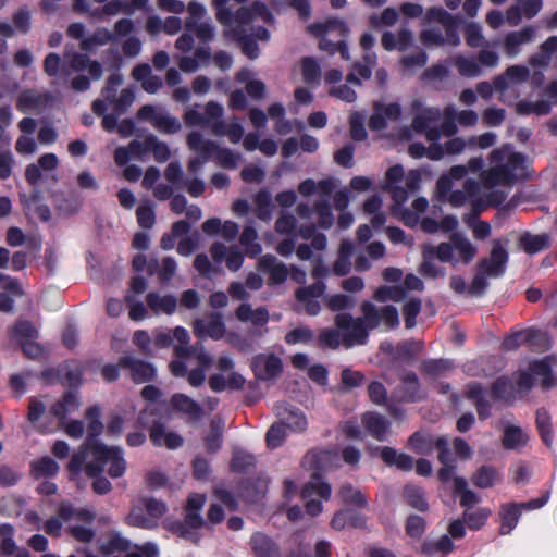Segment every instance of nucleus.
Returning a JSON list of instances; mask_svg holds the SVG:
<instances>
[{
	"mask_svg": "<svg viewBox=\"0 0 557 557\" xmlns=\"http://www.w3.org/2000/svg\"><path fill=\"white\" fill-rule=\"evenodd\" d=\"M361 311L362 317L359 318L345 312L335 315L334 322L342 331L346 348L364 345L370 330L382 326L388 331L399 324L398 310L392 305L376 307L370 301H364Z\"/></svg>",
	"mask_w": 557,
	"mask_h": 557,
	"instance_id": "1",
	"label": "nucleus"
},
{
	"mask_svg": "<svg viewBox=\"0 0 557 557\" xmlns=\"http://www.w3.org/2000/svg\"><path fill=\"white\" fill-rule=\"evenodd\" d=\"M488 168L481 172L482 181L487 191H504L518 181L527 178L529 159L521 152L515 151L509 144L494 148L488 157ZM508 195V193L506 191Z\"/></svg>",
	"mask_w": 557,
	"mask_h": 557,
	"instance_id": "2",
	"label": "nucleus"
},
{
	"mask_svg": "<svg viewBox=\"0 0 557 557\" xmlns=\"http://www.w3.org/2000/svg\"><path fill=\"white\" fill-rule=\"evenodd\" d=\"M107 466L111 478L122 476L126 470L123 450L116 446H107L96 440H88L87 444L72 456L69 469L74 474H78L85 469L88 476L95 478L102 473Z\"/></svg>",
	"mask_w": 557,
	"mask_h": 557,
	"instance_id": "3",
	"label": "nucleus"
},
{
	"mask_svg": "<svg viewBox=\"0 0 557 557\" xmlns=\"http://www.w3.org/2000/svg\"><path fill=\"white\" fill-rule=\"evenodd\" d=\"M536 384L544 388H550L557 384L549 357L534 360L529 363L525 370H520L516 385L506 376L498 377L493 383L492 394L495 399L509 401L515 398L516 389L520 393H528Z\"/></svg>",
	"mask_w": 557,
	"mask_h": 557,
	"instance_id": "4",
	"label": "nucleus"
},
{
	"mask_svg": "<svg viewBox=\"0 0 557 557\" xmlns=\"http://www.w3.org/2000/svg\"><path fill=\"white\" fill-rule=\"evenodd\" d=\"M424 24L437 22L444 28L442 32L438 27H428L420 34V39L423 45L431 46H443L450 45L457 47L460 45V37L458 34V17L450 14L441 7L430 8L423 18Z\"/></svg>",
	"mask_w": 557,
	"mask_h": 557,
	"instance_id": "5",
	"label": "nucleus"
},
{
	"mask_svg": "<svg viewBox=\"0 0 557 557\" xmlns=\"http://www.w3.org/2000/svg\"><path fill=\"white\" fill-rule=\"evenodd\" d=\"M506 199V193L487 191L482 181L475 178L466 180L462 189L454 190L448 196V201L453 207H461L469 202L476 212L488 206H499Z\"/></svg>",
	"mask_w": 557,
	"mask_h": 557,
	"instance_id": "6",
	"label": "nucleus"
},
{
	"mask_svg": "<svg viewBox=\"0 0 557 557\" xmlns=\"http://www.w3.org/2000/svg\"><path fill=\"white\" fill-rule=\"evenodd\" d=\"M123 84V77L119 73L110 75L106 87L102 89L101 98L92 102V111L101 116L109 108H112L117 115H122L132 106L135 100V94L132 89L125 88L116 97L117 88Z\"/></svg>",
	"mask_w": 557,
	"mask_h": 557,
	"instance_id": "7",
	"label": "nucleus"
},
{
	"mask_svg": "<svg viewBox=\"0 0 557 557\" xmlns=\"http://www.w3.org/2000/svg\"><path fill=\"white\" fill-rule=\"evenodd\" d=\"M228 1L230 0H213V5L216 9V20L223 26L231 27L234 22L239 26L247 25L257 18L267 23H272L273 21V14L268 7L260 1H255L250 8H239L235 14L232 13L227 5Z\"/></svg>",
	"mask_w": 557,
	"mask_h": 557,
	"instance_id": "8",
	"label": "nucleus"
},
{
	"mask_svg": "<svg viewBox=\"0 0 557 557\" xmlns=\"http://www.w3.org/2000/svg\"><path fill=\"white\" fill-rule=\"evenodd\" d=\"M190 30L195 33L197 39L203 45L197 47L193 55H184L178 59L180 70L185 73H194L199 67L208 64L211 58V49L207 44L215 37V27L211 18L198 23Z\"/></svg>",
	"mask_w": 557,
	"mask_h": 557,
	"instance_id": "9",
	"label": "nucleus"
},
{
	"mask_svg": "<svg viewBox=\"0 0 557 557\" xmlns=\"http://www.w3.org/2000/svg\"><path fill=\"white\" fill-rule=\"evenodd\" d=\"M476 252V247L466 235L460 233L453 234L449 242L442 243L436 247L437 259L451 264H468L474 259Z\"/></svg>",
	"mask_w": 557,
	"mask_h": 557,
	"instance_id": "10",
	"label": "nucleus"
},
{
	"mask_svg": "<svg viewBox=\"0 0 557 557\" xmlns=\"http://www.w3.org/2000/svg\"><path fill=\"white\" fill-rule=\"evenodd\" d=\"M137 117L163 134H176L182 129L180 120L162 106L145 104L138 110Z\"/></svg>",
	"mask_w": 557,
	"mask_h": 557,
	"instance_id": "11",
	"label": "nucleus"
},
{
	"mask_svg": "<svg viewBox=\"0 0 557 557\" xmlns=\"http://www.w3.org/2000/svg\"><path fill=\"white\" fill-rule=\"evenodd\" d=\"M149 416H153V411L150 407L144 410L138 421L143 426H150V440L156 446H165L169 449H175L183 445V437L172 431H168L165 423L161 419H149Z\"/></svg>",
	"mask_w": 557,
	"mask_h": 557,
	"instance_id": "12",
	"label": "nucleus"
},
{
	"mask_svg": "<svg viewBox=\"0 0 557 557\" xmlns=\"http://www.w3.org/2000/svg\"><path fill=\"white\" fill-rule=\"evenodd\" d=\"M411 109L414 114L412 128L417 133H424L429 141H438L441 132L438 127L431 125L440 120L442 115L441 110L435 107L425 108L421 100H414L411 104Z\"/></svg>",
	"mask_w": 557,
	"mask_h": 557,
	"instance_id": "13",
	"label": "nucleus"
},
{
	"mask_svg": "<svg viewBox=\"0 0 557 557\" xmlns=\"http://www.w3.org/2000/svg\"><path fill=\"white\" fill-rule=\"evenodd\" d=\"M331 485L323 481L318 474H313L310 481L305 485L301 492L302 499L306 502V511L310 516L314 517L322 512V503L312 498L319 496L321 499L327 500L331 496Z\"/></svg>",
	"mask_w": 557,
	"mask_h": 557,
	"instance_id": "14",
	"label": "nucleus"
},
{
	"mask_svg": "<svg viewBox=\"0 0 557 557\" xmlns=\"http://www.w3.org/2000/svg\"><path fill=\"white\" fill-rule=\"evenodd\" d=\"M187 146L191 151L198 154V157L190 159L188 163L189 171L197 172L212 158L216 143L211 139H206L200 132L194 131L187 136Z\"/></svg>",
	"mask_w": 557,
	"mask_h": 557,
	"instance_id": "15",
	"label": "nucleus"
},
{
	"mask_svg": "<svg viewBox=\"0 0 557 557\" xmlns=\"http://www.w3.org/2000/svg\"><path fill=\"white\" fill-rule=\"evenodd\" d=\"M535 37L536 27L529 25L521 29L506 33L499 46L507 58L513 59L522 52L525 45L533 42Z\"/></svg>",
	"mask_w": 557,
	"mask_h": 557,
	"instance_id": "16",
	"label": "nucleus"
},
{
	"mask_svg": "<svg viewBox=\"0 0 557 557\" xmlns=\"http://www.w3.org/2000/svg\"><path fill=\"white\" fill-rule=\"evenodd\" d=\"M206 503V496L203 494H193L189 496L186 505V515L184 525L181 531V535L190 541H197L198 537L195 532L188 530H197L205 523L201 516V510Z\"/></svg>",
	"mask_w": 557,
	"mask_h": 557,
	"instance_id": "17",
	"label": "nucleus"
},
{
	"mask_svg": "<svg viewBox=\"0 0 557 557\" xmlns=\"http://www.w3.org/2000/svg\"><path fill=\"white\" fill-rule=\"evenodd\" d=\"M59 166V159L55 153L42 154L37 163L28 164L25 169V177L32 185H38L44 176L58 181L55 171Z\"/></svg>",
	"mask_w": 557,
	"mask_h": 557,
	"instance_id": "18",
	"label": "nucleus"
},
{
	"mask_svg": "<svg viewBox=\"0 0 557 557\" xmlns=\"http://www.w3.org/2000/svg\"><path fill=\"white\" fill-rule=\"evenodd\" d=\"M321 199L314 202V212L318 215V224L323 230H329L334 223V215L330 205V198L334 188L332 180L319 182Z\"/></svg>",
	"mask_w": 557,
	"mask_h": 557,
	"instance_id": "19",
	"label": "nucleus"
},
{
	"mask_svg": "<svg viewBox=\"0 0 557 557\" xmlns=\"http://www.w3.org/2000/svg\"><path fill=\"white\" fill-rule=\"evenodd\" d=\"M374 113L369 119V127L373 131H383L388 123L395 122L400 117L401 108L397 102L382 103L376 102Z\"/></svg>",
	"mask_w": 557,
	"mask_h": 557,
	"instance_id": "20",
	"label": "nucleus"
},
{
	"mask_svg": "<svg viewBox=\"0 0 557 557\" xmlns=\"http://www.w3.org/2000/svg\"><path fill=\"white\" fill-rule=\"evenodd\" d=\"M507 261L508 253L500 242L497 240L494 243L490 258L481 261L480 269L491 277H499L506 271Z\"/></svg>",
	"mask_w": 557,
	"mask_h": 557,
	"instance_id": "21",
	"label": "nucleus"
},
{
	"mask_svg": "<svg viewBox=\"0 0 557 557\" xmlns=\"http://www.w3.org/2000/svg\"><path fill=\"white\" fill-rule=\"evenodd\" d=\"M252 369L260 380H272L280 375L283 369L282 360L275 355H258L252 360Z\"/></svg>",
	"mask_w": 557,
	"mask_h": 557,
	"instance_id": "22",
	"label": "nucleus"
},
{
	"mask_svg": "<svg viewBox=\"0 0 557 557\" xmlns=\"http://www.w3.org/2000/svg\"><path fill=\"white\" fill-rule=\"evenodd\" d=\"M119 364L129 370L132 380L137 384L151 381L157 373L156 368L150 362L131 356L121 358Z\"/></svg>",
	"mask_w": 557,
	"mask_h": 557,
	"instance_id": "23",
	"label": "nucleus"
},
{
	"mask_svg": "<svg viewBox=\"0 0 557 557\" xmlns=\"http://www.w3.org/2000/svg\"><path fill=\"white\" fill-rule=\"evenodd\" d=\"M278 419L284 422L293 432H302L308 426L305 413L297 407L288 404H278L275 406Z\"/></svg>",
	"mask_w": 557,
	"mask_h": 557,
	"instance_id": "24",
	"label": "nucleus"
},
{
	"mask_svg": "<svg viewBox=\"0 0 557 557\" xmlns=\"http://www.w3.org/2000/svg\"><path fill=\"white\" fill-rule=\"evenodd\" d=\"M194 332L197 336H209L213 339H220L225 334V325L221 314L212 313L207 319L197 320L194 324Z\"/></svg>",
	"mask_w": 557,
	"mask_h": 557,
	"instance_id": "25",
	"label": "nucleus"
},
{
	"mask_svg": "<svg viewBox=\"0 0 557 557\" xmlns=\"http://www.w3.org/2000/svg\"><path fill=\"white\" fill-rule=\"evenodd\" d=\"M171 405L191 422L200 421L203 418L202 406L185 394H174L171 398Z\"/></svg>",
	"mask_w": 557,
	"mask_h": 557,
	"instance_id": "26",
	"label": "nucleus"
},
{
	"mask_svg": "<svg viewBox=\"0 0 557 557\" xmlns=\"http://www.w3.org/2000/svg\"><path fill=\"white\" fill-rule=\"evenodd\" d=\"M149 309L157 315H171L177 307V298L173 295H161L157 292H150L146 297Z\"/></svg>",
	"mask_w": 557,
	"mask_h": 557,
	"instance_id": "27",
	"label": "nucleus"
},
{
	"mask_svg": "<svg viewBox=\"0 0 557 557\" xmlns=\"http://www.w3.org/2000/svg\"><path fill=\"white\" fill-rule=\"evenodd\" d=\"M259 269L270 274L271 281L274 284L285 282L288 276L287 267L280 262L273 255H264L259 259Z\"/></svg>",
	"mask_w": 557,
	"mask_h": 557,
	"instance_id": "28",
	"label": "nucleus"
},
{
	"mask_svg": "<svg viewBox=\"0 0 557 557\" xmlns=\"http://www.w3.org/2000/svg\"><path fill=\"white\" fill-rule=\"evenodd\" d=\"M250 547L256 557H278L277 544L267 534L257 532L250 539Z\"/></svg>",
	"mask_w": 557,
	"mask_h": 557,
	"instance_id": "29",
	"label": "nucleus"
},
{
	"mask_svg": "<svg viewBox=\"0 0 557 557\" xmlns=\"http://www.w3.org/2000/svg\"><path fill=\"white\" fill-rule=\"evenodd\" d=\"M385 245L381 242H372L364 248V251L359 252L355 260V269L359 272L371 269L372 261H376L385 256Z\"/></svg>",
	"mask_w": 557,
	"mask_h": 557,
	"instance_id": "30",
	"label": "nucleus"
},
{
	"mask_svg": "<svg viewBox=\"0 0 557 557\" xmlns=\"http://www.w3.org/2000/svg\"><path fill=\"white\" fill-rule=\"evenodd\" d=\"M47 102L46 96L36 90L22 91L16 100V109L22 113H30L41 109Z\"/></svg>",
	"mask_w": 557,
	"mask_h": 557,
	"instance_id": "31",
	"label": "nucleus"
},
{
	"mask_svg": "<svg viewBox=\"0 0 557 557\" xmlns=\"http://www.w3.org/2000/svg\"><path fill=\"white\" fill-rule=\"evenodd\" d=\"M451 63L462 77L476 78L483 75L482 66L474 57L458 54L451 59Z\"/></svg>",
	"mask_w": 557,
	"mask_h": 557,
	"instance_id": "32",
	"label": "nucleus"
},
{
	"mask_svg": "<svg viewBox=\"0 0 557 557\" xmlns=\"http://www.w3.org/2000/svg\"><path fill=\"white\" fill-rule=\"evenodd\" d=\"M522 508L520 504L508 503L504 504L500 508L502 524L499 532L503 535L509 534L518 524Z\"/></svg>",
	"mask_w": 557,
	"mask_h": 557,
	"instance_id": "33",
	"label": "nucleus"
},
{
	"mask_svg": "<svg viewBox=\"0 0 557 557\" xmlns=\"http://www.w3.org/2000/svg\"><path fill=\"white\" fill-rule=\"evenodd\" d=\"M236 315L242 322H251L257 326H262L269 321V312L264 307L252 309L249 304H242L236 310Z\"/></svg>",
	"mask_w": 557,
	"mask_h": 557,
	"instance_id": "34",
	"label": "nucleus"
},
{
	"mask_svg": "<svg viewBox=\"0 0 557 557\" xmlns=\"http://www.w3.org/2000/svg\"><path fill=\"white\" fill-rule=\"evenodd\" d=\"M362 423L367 431L377 441L386 440L388 424L384 417L374 412H368L363 414Z\"/></svg>",
	"mask_w": 557,
	"mask_h": 557,
	"instance_id": "35",
	"label": "nucleus"
},
{
	"mask_svg": "<svg viewBox=\"0 0 557 557\" xmlns=\"http://www.w3.org/2000/svg\"><path fill=\"white\" fill-rule=\"evenodd\" d=\"M528 434L517 425H507L504 429L503 446L508 450H517L528 444Z\"/></svg>",
	"mask_w": 557,
	"mask_h": 557,
	"instance_id": "36",
	"label": "nucleus"
},
{
	"mask_svg": "<svg viewBox=\"0 0 557 557\" xmlns=\"http://www.w3.org/2000/svg\"><path fill=\"white\" fill-rule=\"evenodd\" d=\"M115 39L114 33L106 27H98L91 35L83 38L79 47L84 51H94L100 46H104L108 42Z\"/></svg>",
	"mask_w": 557,
	"mask_h": 557,
	"instance_id": "37",
	"label": "nucleus"
},
{
	"mask_svg": "<svg viewBox=\"0 0 557 557\" xmlns=\"http://www.w3.org/2000/svg\"><path fill=\"white\" fill-rule=\"evenodd\" d=\"M380 456L386 465L395 466L400 470L409 471L413 468V459L409 455L398 453L392 447H383Z\"/></svg>",
	"mask_w": 557,
	"mask_h": 557,
	"instance_id": "38",
	"label": "nucleus"
},
{
	"mask_svg": "<svg viewBox=\"0 0 557 557\" xmlns=\"http://www.w3.org/2000/svg\"><path fill=\"white\" fill-rule=\"evenodd\" d=\"M502 480L500 472L491 466H481L472 475V483L479 488H488Z\"/></svg>",
	"mask_w": 557,
	"mask_h": 557,
	"instance_id": "39",
	"label": "nucleus"
},
{
	"mask_svg": "<svg viewBox=\"0 0 557 557\" xmlns=\"http://www.w3.org/2000/svg\"><path fill=\"white\" fill-rule=\"evenodd\" d=\"M364 524V518L351 509L337 511L331 521V525L335 530H343L346 527H363Z\"/></svg>",
	"mask_w": 557,
	"mask_h": 557,
	"instance_id": "40",
	"label": "nucleus"
},
{
	"mask_svg": "<svg viewBox=\"0 0 557 557\" xmlns=\"http://www.w3.org/2000/svg\"><path fill=\"white\" fill-rule=\"evenodd\" d=\"M32 474L36 480L54 476L59 472V465L51 457L45 456L30 463Z\"/></svg>",
	"mask_w": 557,
	"mask_h": 557,
	"instance_id": "41",
	"label": "nucleus"
},
{
	"mask_svg": "<svg viewBox=\"0 0 557 557\" xmlns=\"http://www.w3.org/2000/svg\"><path fill=\"white\" fill-rule=\"evenodd\" d=\"M79 407V399L73 393H67L62 399L57 401L51 407L52 414L58 418L62 423L66 419L67 414L76 411Z\"/></svg>",
	"mask_w": 557,
	"mask_h": 557,
	"instance_id": "42",
	"label": "nucleus"
},
{
	"mask_svg": "<svg viewBox=\"0 0 557 557\" xmlns=\"http://www.w3.org/2000/svg\"><path fill=\"white\" fill-rule=\"evenodd\" d=\"M466 394L468 398L475 401L478 414L480 419H487L491 414V405L483 397V387L479 383H470L467 385Z\"/></svg>",
	"mask_w": 557,
	"mask_h": 557,
	"instance_id": "43",
	"label": "nucleus"
},
{
	"mask_svg": "<svg viewBox=\"0 0 557 557\" xmlns=\"http://www.w3.org/2000/svg\"><path fill=\"white\" fill-rule=\"evenodd\" d=\"M257 239V230L251 224L246 225L239 236V243L245 248L246 255L251 258H255L262 252V247Z\"/></svg>",
	"mask_w": 557,
	"mask_h": 557,
	"instance_id": "44",
	"label": "nucleus"
},
{
	"mask_svg": "<svg viewBox=\"0 0 557 557\" xmlns=\"http://www.w3.org/2000/svg\"><path fill=\"white\" fill-rule=\"evenodd\" d=\"M24 209L28 214L37 216L40 221L47 222L51 219V211L49 207L41 201L39 191H36L32 197L23 201Z\"/></svg>",
	"mask_w": 557,
	"mask_h": 557,
	"instance_id": "45",
	"label": "nucleus"
},
{
	"mask_svg": "<svg viewBox=\"0 0 557 557\" xmlns=\"http://www.w3.org/2000/svg\"><path fill=\"white\" fill-rule=\"evenodd\" d=\"M237 81L246 85L247 94L253 99H260L264 96L265 85L260 79H253L250 70H242L237 74Z\"/></svg>",
	"mask_w": 557,
	"mask_h": 557,
	"instance_id": "46",
	"label": "nucleus"
},
{
	"mask_svg": "<svg viewBox=\"0 0 557 557\" xmlns=\"http://www.w3.org/2000/svg\"><path fill=\"white\" fill-rule=\"evenodd\" d=\"M15 529L10 523L0 524V555L4 557L12 556L17 547L14 540Z\"/></svg>",
	"mask_w": 557,
	"mask_h": 557,
	"instance_id": "47",
	"label": "nucleus"
},
{
	"mask_svg": "<svg viewBox=\"0 0 557 557\" xmlns=\"http://www.w3.org/2000/svg\"><path fill=\"white\" fill-rule=\"evenodd\" d=\"M429 202L426 198L419 197L412 202V210H404L400 213V220L406 226L414 227L420 221V215L428 209Z\"/></svg>",
	"mask_w": 557,
	"mask_h": 557,
	"instance_id": "48",
	"label": "nucleus"
},
{
	"mask_svg": "<svg viewBox=\"0 0 557 557\" xmlns=\"http://www.w3.org/2000/svg\"><path fill=\"white\" fill-rule=\"evenodd\" d=\"M120 13L132 14V5L122 0H111L108 1L101 9H97L90 12V15L101 20L104 16H115Z\"/></svg>",
	"mask_w": 557,
	"mask_h": 557,
	"instance_id": "49",
	"label": "nucleus"
},
{
	"mask_svg": "<svg viewBox=\"0 0 557 557\" xmlns=\"http://www.w3.org/2000/svg\"><path fill=\"white\" fill-rule=\"evenodd\" d=\"M211 159H213L219 166L234 170L238 166L242 154L228 148H221L216 145Z\"/></svg>",
	"mask_w": 557,
	"mask_h": 557,
	"instance_id": "50",
	"label": "nucleus"
},
{
	"mask_svg": "<svg viewBox=\"0 0 557 557\" xmlns=\"http://www.w3.org/2000/svg\"><path fill=\"white\" fill-rule=\"evenodd\" d=\"M525 334L527 345L533 350L545 351L550 348L552 339L547 332L535 329H528L525 330Z\"/></svg>",
	"mask_w": 557,
	"mask_h": 557,
	"instance_id": "51",
	"label": "nucleus"
},
{
	"mask_svg": "<svg viewBox=\"0 0 557 557\" xmlns=\"http://www.w3.org/2000/svg\"><path fill=\"white\" fill-rule=\"evenodd\" d=\"M520 243L527 253L534 255L549 246V236L546 234L532 235L527 233L521 237Z\"/></svg>",
	"mask_w": 557,
	"mask_h": 557,
	"instance_id": "52",
	"label": "nucleus"
},
{
	"mask_svg": "<svg viewBox=\"0 0 557 557\" xmlns=\"http://www.w3.org/2000/svg\"><path fill=\"white\" fill-rule=\"evenodd\" d=\"M298 235L304 239H311V245L317 251H322L326 248V236L322 233H317V226L312 223L300 225Z\"/></svg>",
	"mask_w": 557,
	"mask_h": 557,
	"instance_id": "53",
	"label": "nucleus"
},
{
	"mask_svg": "<svg viewBox=\"0 0 557 557\" xmlns=\"http://www.w3.org/2000/svg\"><path fill=\"white\" fill-rule=\"evenodd\" d=\"M454 492L460 494L461 506L467 507L469 510L479 503V496L468 488V482L463 478H454Z\"/></svg>",
	"mask_w": 557,
	"mask_h": 557,
	"instance_id": "54",
	"label": "nucleus"
},
{
	"mask_svg": "<svg viewBox=\"0 0 557 557\" xmlns=\"http://www.w3.org/2000/svg\"><path fill=\"white\" fill-rule=\"evenodd\" d=\"M253 202L256 206L255 214L263 221L270 220L271 215H272V209H273L271 193L267 189L260 190L256 195Z\"/></svg>",
	"mask_w": 557,
	"mask_h": 557,
	"instance_id": "55",
	"label": "nucleus"
},
{
	"mask_svg": "<svg viewBox=\"0 0 557 557\" xmlns=\"http://www.w3.org/2000/svg\"><path fill=\"white\" fill-rule=\"evenodd\" d=\"M454 549V543L449 535H442L436 540H426L422 545V552L426 555L436 553L447 554Z\"/></svg>",
	"mask_w": 557,
	"mask_h": 557,
	"instance_id": "56",
	"label": "nucleus"
},
{
	"mask_svg": "<svg viewBox=\"0 0 557 557\" xmlns=\"http://www.w3.org/2000/svg\"><path fill=\"white\" fill-rule=\"evenodd\" d=\"M152 138H154V134H148L141 140L134 139L131 141L133 159L144 161L151 154L153 146Z\"/></svg>",
	"mask_w": 557,
	"mask_h": 557,
	"instance_id": "57",
	"label": "nucleus"
},
{
	"mask_svg": "<svg viewBox=\"0 0 557 557\" xmlns=\"http://www.w3.org/2000/svg\"><path fill=\"white\" fill-rule=\"evenodd\" d=\"M60 518L64 521H69L73 518L91 522L95 515L87 509L76 510L69 502H62L59 509Z\"/></svg>",
	"mask_w": 557,
	"mask_h": 557,
	"instance_id": "58",
	"label": "nucleus"
},
{
	"mask_svg": "<svg viewBox=\"0 0 557 557\" xmlns=\"http://www.w3.org/2000/svg\"><path fill=\"white\" fill-rule=\"evenodd\" d=\"M286 424L281 420L270 426L265 435L268 447L277 448L284 443L286 437Z\"/></svg>",
	"mask_w": 557,
	"mask_h": 557,
	"instance_id": "59",
	"label": "nucleus"
},
{
	"mask_svg": "<svg viewBox=\"0 0 557 557\" xmlns=\"http://www.w3.org/2000/svg\"><path fill=\"white\" fill-rule=\"evenodd\" d=\"M339 495L346 504H351L358 507H364L367 505V498L363 493L351 484H344L341 487Z\"/></svg>",
	"mask_w": 557,
	"mask_h": 557,
	"instance_id": "60",
	"label": "nucleus"
},
{
	"mask_svg": "<svg viewBox=\"0 0 557 557\" xmlns=\"http://www.w3.org/2000/svg\"><path fill=\"white\" fill-rule=\"evenodd\" d=\"M404 497L411 507L420 511H425L428 509L424 493L420 487L407 485L404 490Z\"/></svg>",
	"mask_w": 557,
	"mask_h": 557,
	"instance_id": "61",
	"label": "nucleus"
},
{
	"mask_svg": "<svg viewBox=\"0 0 557 557\" xmlns=\"http://www.w3.org/2000/svg\"><path fill=\"white\" fill-rule=\"evenodd\" d=\"M536 425L543 442L550 446L553 444V433L550 428V416L545 409L536 411Z\"/></svg>",
	"mask_w": 557,
	"mask_h": 557,
	"instance_id": "62",
	"label": "nucleus"
},
{
	"mask_svg": "<svg viewBox=\"0 0 557 557\" xmlns=\"http://www.w3.org/2000/svg\"><path fill=\"white\" fill-rule=\"evenodd\" d=\"M188 17L185 20L186 29H193L207 15L206 7L198 1H190L187 5Z\"/></svg>",
	"mask_w": 557,
	"mask_h": 557,
	"instance_id": "63",
	"label": "nucleus"
},
{
	"mask_svg": "<svg viewBox=\"0 0 557 557\" xmlns=\"http://www.w3.org/2000/svg\"><path fill=\"white\" fill-rule=\"evenodd\" d=\"M320 344L327 348H338L344 345V337L342 331L336 326L335 329H325L319 335Z\"/></svg>",
	"mask_w": 557,
	"mask_h": 557,
	"instance_id": "64",
	"label": "nucleus"
}]
</instances>
